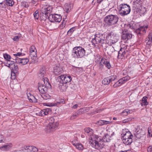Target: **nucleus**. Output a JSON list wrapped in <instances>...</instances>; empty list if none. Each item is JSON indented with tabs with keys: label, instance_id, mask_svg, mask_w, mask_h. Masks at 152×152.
I'll return each instance as SVG.
<instances>
[{
	"label": "nucleus",
	"instance_id": "f257e3e1",
	"mask_svg": "<svg viewBox=\"0 0 152 152\" xmlns=\"http://www.w3.org/2000/svg\"><path fill=\"white\" fill-rule=\"evenodd\" d=\"M52 11L51 7L42 8L41 10L40 15H42L45 18L49 15L48 19L51 22H60L62 19V17L60 15L57 14L50 15Z\"/></svg>",
	"mask_w": 152,
	"mask_h": 152
},
{
	"label": "nucleus",
	"instance_id": "f03ea898",
	"mask_svg": "<svg viewBox=\"0 0 152 152\" xmlns=\"http://www.w3.org/2000/svg\"><path fill=\"white\" fill-rule=\"evenodd\" d=\"M89 143L91 146L97 150L102 148L104 146V142L101 138L97 135H92L91 137Z\"/></svg>",
	"mask_w": 152,
	"mask_h": 152
},
{
	"label": "nucleus",
	"instance_id": "7ed1b4c3",
	"mask_svg": "<svg viewBox=\"0 0 152 152\" xmlns=\"http://www.w3.org/2000/svg\"><path fill=\"white\" fill-rule=\"evenodd\" d=\"M86 51L84 48L80 46L75 47L72 50V55L77 58H83L85 55Z\"/></svg>",
	"mask_w": 152,
	"mask_h": 152
},
{
	"label": "nucleus",
	"instance_id": "20e7f679",
	"mask_svg": "<svg viewBox=\"0 0 152 152\" xmlns=\"http://www.w3.org/2000/svg\"><path fill=\"white\" fill-rule=\"evenodd\" d=\"M119 17L116 15H109L104 18V21L107 25L112 26L118 23Z\"/></svg>",
	"mask_w": 152,
	"mask_h": 152
},
{
	"label": "nucleus",
	"instance_id": "39448f33",
	"mask_svg": "<svg viewBox=\"0 0 152 152\" xmlns=\"http://www.w3.org/2000/svg\"><path fill=\"white\" fill-rule=\"evenodd\" d=\"M118 13L121 16H124L129 14L131 11L130 6L125 4H120L118 7Z\"/></svg>",
	"mask_w": 152,
	"mask_h": 152
},
{
	"label": "nucleus",
	"instance_id": "423d86ee",
	"mask_svg": "<svg viewBox=\"0 0 152 152\" xmlns=\"http://www.w3.org/2000/svg\"><path fill=\"white\" fill-rule=\"evenodd\" d=\"M116 35V34L113 31L107 33L105 39L106 43L111 45L116 43L118 40Z\"/></svg>",
	"mask_w": 152,
	"mask_h": 152
},
{
	"label": "nucleus",
	"instance_id": "0eeeda50",
	"mask_svg": "<svg viewBox=\"0 0 152 152\" xmlns=\"http://www.w3.org/2000/svg\"><path fill=\"white\" fill-rule=\"evenodd\" d=\"M105 35L104 34L96 32L94 38H93L91 41L93 45L98 43L103 44L105 41Z\"/></svg>",
	"mask_w": 152,
	"mask_h": 152
},
{
	"label": "nucleus",
	"instance_id": "6e6552de",
	"mask_svg": "<svg viewBox=\"0 0 152 152\" xmlns=\"http://www.w3.org/2000/svg\"><path fill=\"white\" fill-rule=\"evenodd\" d=\"M49 124L46 128L48 132H53L56 128L58 125V123L57 121H55L53 117H51L48 120Z\"/></svg>",
	"mask_w": 152,
	"mask_h": 152
},
{
	"label": "nucleus",
	"instance_id": "1a4fd4ad",
	"mask_svg": "<svg viewBox=\"0 0 152 152\" xmlns=\"http://www.w3.org/2000/svg\"><path fill=\"white\" fill-rule=\"evenodd\" d=\"M122 139H127L128 140L131 139L133 140V136L128 129L123 130L121 133Z\"/></svg>",
	"mask_w": 152,
	"mask_h": 152
},
{
	"label": "nucleus",
	"instance_id": "9d476101",
	"mask_svg": "<svg viewBox=\"0 0 152 152\" xmlns=\"http://www.w3.org/2000/svg\"><path fill=\"white\" fill-rule=\"evenodd\" d=\"M148 27V26L147 25L145 26H141L139 28L137 29L135 31V32L137 34L138 36L140 38V40H142V38L141 37V36L143 35V33H145L146 31L145 28H147Z\"/></svg>",
	"mask_w": 152,
	"mask_h": 152
},
{
	"label": "nucleus",
	"instance_id": "9b49d317",
	"mask_svg": "<svg viewBox=\"0 0 152 152\" xmlns=\"http://www.w3.org/2000/svg\"><path fill=\"white\" fill-rule=\"evenodd\" d=\"M60 79V81L67 84V83L71 82L72 80V77L70 76L66 75H61L58 77Z\"/></svg>",
	"mask_w": 152,
	"mask_h": 152
},
{
	"label": "nucleus",
	"instance_id": "f8f14e48",
	"mask_svg": "<svg viewBox=\"0 0 152 152\" xmlns=\"http://www.w3.org/2000/svg\"><path fill=\"white\" fill-rule=\"evenodd\" d=\"M114 134V132L109 131L105 134L103 137V138H101L102 140L104 142H108L111 140V137L113 136Z\"/></svg>",
	"mask_w": 152,
	"mask_h": 152
},
{
	"label": "nucleus",
	"instance_id": "ddd939ff",
	"mask_svg": "<svg viewBox=\"0 0 152 152\" xmlns=\"http://www.w3.org/2000/svg\"><path fill=\"white\" fill-rule=\"evenodd\" d=\"M132 37V35L131 34L126 31H123L122 33L121 39L123 40L126 41L130 39Z\"/></svg>",
	"mask_w": 152,
	"mask_h": 152
},
{
	"label": "nucleus",
	"instance_id": "4468645a",
	"mask_svg": "<svg viewBox=\"0 0 152 152\" xmlns=\"http://www.w3.org/2000/svg\"><path fill=\"white\" fill-rule=\"evenodd\" d=\"M143 4V1L142 0H139V1L136 0L134 1L133 2V8L135 10L136 9L142 6Z\"/></svg>",
	"mask_w": 152,
	"mask_h": 152
},
{
	"label": "nucleus",
	"instance_id": "2eb2a0df",
	"mask_svg": "<svg viewBox=\"0 0 152 152\" xmlns=\"http://www.w3.org/2000/svg\"><path fill=\"white\" fill-rule=\"evenodd\" d=\"M53 72L56 75H58L61 74L63 72V69L59 66H56L53 68Z\"/></svg>",
	"mask_w": 152,
	"mask_h": 152
},
{
	"label": "nucleus",
	"instance_id": "dca6fc26",
	"mask_svg": "<svg viewBox=\"0 0 152 152\" xmlns=\"http://www.w3.org/2000/svg\"><path fill=\"white\" fill-rule=\"evenodd\" d=\"M116 53H118V58L123 59L126 56V50L123 48H121L120 50Z\"/></svg>",
	"mask_w": 152,
	"mask_h": 152
},
{
	"label": "nucleus",
	"instance_id": "f3484780",
	"mask_svg": "<svg viewBox=\"0 0 152 152\" xmlns=\"http://www.w3.org/2000/svg\"><path fill=\"white\" fill-rule=\"evenodd\" d=\"M38 89L40 93L42 94L46 93L48 90V88L44 85L42 84H39Z\"/></svg>",
	"mask_w": 152,
	"mask_h": 152
},
{
	"label": "nucleus",
	"instance_id": "a211bd4d",
	"mask_svg": "<svg viewBox=\"0 0 152 152\" xmlns=\"http://www.w3.org/2000/svg\"><path fill=\"white\" fill-rule=\"evenodd\" d=\"M67 87V85L64 83H63V82L61 81H60L59 83L58 84V88L61 91H66Z\"/></svg>",
	"mask_w": 152,
	"mask_h": 152
},
{
	"label": "nucleus",
	"instance_id": "6ab92c4d",
	"mask_svg": "<svg viewBox=\"0 0 152 152\" xmlns=\"http://www.w3.org/2000/svg\"><path fill=\"white\" fill-rule=\"evenodd\" d=\"M101 60V62L107 68L109 69H110L111 66L109 61L106 59H104L103 58Z\"/></svg>",
	"mask_w": 152,
	"mask_h": 152
},
{
	"label": "nucleus",
	"instance_id": "aec40b11",
	"mask_svg": "<svg viewBox=\"0 0 152 152\" xmlns=\"http://www.w3.org/2000/svg\"><path fill=\"white\" fill-rule=\"evenodd\" d=\"M152 42V32L149 33L148 37L145 39V42L147 45H150Z\"/></svg>",
	"mask_w": 152,
	"mask_h": 152
},
{
	"label": "nucleus",
	"instance_id": "412c9836",
	"mask_svg": "<svg viewBox=\"0 0 152 152\" xmlns=\"http://www.w3.org/2000/svg\"><path fill=\"white\" fill-rule=\"evenodd\" d=\"M112 122L110 121L104 120H100L97 121V123L100 126L104 125H107L110 124Z\"/></svg>",
	"mask_w": 152,
	"mask_h": 152
},
{
	"label": "nucleus",
	"instance_id": "4be33fe9",
	"mask_svg": "<svg viewBox=\"0 0 152 152\" xmlns=\"http://www.w3.org/2000/svg\"><path fill=\"white\" fill-rule=\"evenodd\" d=\"M107 51V53L109 55H111L112 53L114 52L116 53V51H115L114 47L110 45V46L107 47L106 49Z\"/></svg>",
	"mask_w": 152,
	"mask_h": 152
},
{
	"label": "nucleus",
	"instance_id": "5701e85b",
	"mask_svg": "<svg viewBox=\"0 0 152 152\" xmlns=\"http://www.w3.org/2000/svg\"><path fill=\"white\" fill-rule=\"evenodd\" d=\"M135 10H136V12L140 13L141 14H143L146 11L145 8L142 6L137 8Z\"/></svg>",
	"mask_w": 152,
	"mask_h": 152
},
{
	"label": "nucleus",
	"instance_id": "b1692460",
	"mask_svg": "<svg viewBox=\"0 0 152 152\" xmlns=\"http://www.w3.org/2000/svg\"><path fill=\"white\" fill-rule=\"evenodd\" d=\"M98 66V69L97 71L98 72H100L102 71L104 68V65L102 62H101V60L97 64Z\"/></svg>",
	"mask_w": 152,
	"mask_h": 152
},
{
	"label": "nucleus",
	"instance_id": "393cba45",
	"mask_svg": "<svg viewBox=\"0 0 152 152\" xmlns=\"http://www.w3.org/2000/svg\"><path fill=\"white\" fill-rule=\"evenodd\" d=\"M84 131L85 133L88 135H91L93 132V130L89 127L85 128Z\"/></svg>",
	"mask_w": 152,
	"mask_h": 152
},
{
	"label": "nucleus",
	"instance_id": "a878e982",
	"mask_svg": "<svg viewBox=\"0 0 152 152\" xmlns=\"http://www.w3.org/2000/svg\"><path fill=\"white\" fill-rule=\"evenodd\" d=\"M45 73V71L44 68H42L40 69L38 76L40 78H42L44 77Z\"/></svg>",
	"mask_w": 152,
	"mask_h": 152
},
{
	"label": "nucleus",
	"instance_id": "bb28decb",
	"mask_svg": "<svg viewBox=\"0 0 152 152\" xmlns=\"http://www.w3.org/2000/svg\"><path fill=\"white\" fill-rule=\"evenodd\" d=\"M31 146H25L23 148L22 150L23 152H32Z\"/></svg>",
	"mask_w": 152,
	"mask_h": 152
},
{
	"label": "nucleus",
	"instance_id": "cd10ccee",
	"mask_svg": "<svg viewBox=\"0 0 152 152\" xmlns=\"http://www.w3.org/2000/svg\"><path fill=\"white\" fill-rule=\"evenodd\" d=\"M65 10L66 12L68 13L72 8V6L70 4H66L65 5Z\"/></svg>",
	"mask_w": 152,
	"mask_h": 152
},
{
	"label": "nucleus",
	"instance_id": "c85d7f7f",
	"mask_svg": "<svg viewBox=\"0 0 152 152\" xmlns=\"http://www.w3.org/2000/svg\"><path fill=\"white\" fill-rule=\"evenodd\" d=\"M9 67L11 69L12 72L18 73V68L17 65L14 64L12 66H10Z\"/></svg>",
	"mask_w": 152,
	"mask_h": 152
},
{
	"label": "nucleus",
	"instance_id": "c756f323",
	"mask_svg": "<svg viewBox=\"0 0 152 152\" xmlns=\"http://www.w3.org/2000/svg\"><path fill=\"white\" fill-rule=\"evenodd\" d=\"M123 139V143L126 145H130L132 142L133 141L132 140H128L127 139Z\"/></svg>",
	"mask_w": 152,
	"mask_h": 152
},
{
	"label": "nucleus",
	"instance_id": "7c9ffc66",
	"mask_svg": "<svg viewBox=\"0 0 152 152\" xmlns=\"http://www.w3.org/2000/svg\"><path fill=\"white\" fill-rule=\"evenodd\" d=\"M4 1L7 6L12 7L14 3L13 0H5Z\"/></svg>",
	"mask_w": 152,
	"mask_h": 152
},
{
	"label": "nucleus",
	"instance_id": "2f4dec72",
	"mask_svg": "<svg viewBox=\"0 0 152 152\" xmlns=\"http://www.w3.org/2000/svg\"><path fill=\"white\" fill-rule=\"evenodd\" d=\"M10 148V146L9 145H6L0 147V149L2 151H7Z\"/></svg>",
	"mask_w": 152,
	"mask_h": 152
},
{
	"label": "nucleus",
	"instance_id": "473e14b6",
	"mask_svg": "<svg viewBox=\"0 0 152 152\" xmlns=\"http://www.w3.org/2000/svg\"><path fill=\"white\" fill-rule=\"evenodd\" d=\"M110 83L108 77L104 78L102 81V83L104 85H108Z\"/></svg>",
	"mask_w": 152,
	"mask_h": 152
},
{
	"label": "nucleus",
	"instance_id": "72a5a7b5",
	"mask_svg": "<svg viewBox=\"0 0 152 152\" xmlns=\"http://www.w3.org/2000/svg\"><path fill=\"white\" fill-rule=\"evenodd\" d=\"M30 56L32 59L34 60V61H35V60L37 58V52L30 53Z\"/></svg>",
	"mask_w": 152,
	"mask_h": 152
},
{
	"label": "nucleus",
	"instance_id": "f704fd0d",
	"mask_svg": "<svg viewBox=\"0 0 152 152\" xmlns=\"http://www.w3.org/2000/svg\"><path fill=\"white\" fill-rule=\"evenodd\" d=\"M42 97L45 99L47 100L50 98V96L48 94L44 93L41 95Z\"/></svg>",
	"mask_w": 152,
	"mask_h": 152
},
{
	"label": "nucleus",
	"instance_id": "c9c22d12",
	"mask_svg": "<svg viewBox=\"0 0 152 152\" xmlns=\"http://www.w3.org/2000/svg\"><path fill=\"white\" fill-rule=\"evenodd\" d=\"M117 76L116 75H111L108 77L110 83L115 81L117 79Z\"/></svg>",
	"mask_w": 152,
	"mask_h": 152
},
{
	"label": "nucleus",
	"instance_id": "e433bc0d",
	"mask_svg": "<svg viewBox=\"0 0 152 152\" xmlns=\"http://www.w3.org/2000/svg\"><path fill=\"white\" fill-rule=\"evenodd\" d=\"M75 147L79 150H81L83 149V145L81 143H77V144H76V145Z\"/></svg>",
	"mask_w": 152,
	"mask_h": 152
},
{
	"label": "nucleus",
	"instance_id": "4c0bfd02",
	"mask_svg": "<svg viewBox=\"0 0 152 152\" xmlns=\"http://www.w3.org/2000/svg\"><path fill=\"white\" fill-rule=\"evenodd\" d=\"M147 96H144L142 99V103L144 104V105H147L148 104V102L147 101Z\"/></svg>",
	"mask_w": 152,
	"mask_h": 152
},
{
	"label": "nucleus",
	"instance_id": "58836bf2",
	"mask_svg": "<svg viewBox=\"0 0 152 152\" xmlns=\"http://www.w3.org/2000/svg\"><path fill=\"white\" fill-rule=\"evenodd\" d=\"M33 15L34 18L38 20L39 16V11L38 10H36Z\"/></svg>",
	"mask_w": 152,
	"mask_h": 152
},
{
	"label": "nucleus",
	"instance_id": "ea45409f",
	"mask_svg": "<svg viewBox=\"0 0 152 152\" xmlns=\"http://www.w3.org/2000/svg\"><path fill=\"white\" fill-rule=\"evenodd\" d=\"M30 53H31L34 52H37V50H36V48L34 46H31L29 49Z\"/></svg>",
	"mask_w": 152,
	"mask_h": 152
},
{
	"label": "nucleus",
	"instance_id": "a19ab883",
	"mask_svg": "<svg viewBox=\"0 0 152 152\" xmlns=\"http://www.w3.org/2000/svg\"><path fill=\"white\" fill-rule=\"evenodd\" d=\"M3 56L5 59L7 61H10V59H11V56L10 55L6 53L4 54Z\"/></svg>",
	"mask_w": 152,
	"mask_h": 152
},
{
	"label": "nucleus",
	"instance_id": "79ce46f5",
	"mask_svg": "<svg viewBox=\"0 0 152 152\" xmlns=\"http://www.w3.org/2000/svg\"><path fill=\"white\" fill-rule=\"evenodd\" d=\"M21 61V64L23 65H25L28 62L29 60L28 58H22Z\"/></svg>",
	"mask_w": 152,
	"mask_h": 152
},
{
	"label": "nucleus",
	"instance_id": "37998d69",
	"mask_svg": "<svg viewBox=\"0 0 152 152\" xmlns=\"http://www.w3.org/2000/svg\"><path fill=\"white\" fill-rule=\"evenodd\" d=\"M122 84H121L120 81V80H119L115 83H114V84L113 85V86L114 88H116L120 86Z\"/></svg>",
	"mask_w": 152,
	"mask_h": 152
},
{
	"label": "nucleus",
	"instance_id": "c03bdc74",
	"mask_svg": "<svg viewBox=\"0 0 152 152\" xmlns=\"http://www.w3.org/2000/svg\"><path fill=\"white\" fill-rule=\"evenodd\" d=\"M18 73L12 71L11 77V79L13 80L15 79L16 77V75Z\"/></svg>",
	"mask_w": 152,
	"mask_h": 152
},
{
	"label": "nucleus",
	"instance_id": "a18cd8bd",
	"mask_svg": "<svg viewBox=\"0 0 152 152\" xmlns=\"http://www.w3.org/2000/svg\"><path fill=\"white\" fill-rule=\"evenodd\" d=\"M75 29V27H73L71 28L68 31L67 34L69 35H71L73 32L74 31Z\"/></svg>",
	"mask_w": 152,
	"mask_h": 152
},
{
	"label": "nucleus",
	"instance_id": "49530a36",
	"mask_svg": "<svg viewBox=\"0 0 152 152\" xmlns=\"http://www.w3.org/2000/svg\"><path fill=\"white\" fill-rule=\"evenodd\" d=\"M22 58H19L18 57H17V58H15L14 59L15 60V63L18 64H21V61H22Z\"/></svg>",
	"mask_w": 152,
	"mask_h": 152
},
{
	"label": "nucleus",
	"instance_id": "de8ad7c7",
	"mask_svg": "<svg viewBox=\"0 0 152 152\" xmlns=\"http://www.w3.org/2000/svg\"><path fill=\"white\" fill-rule=\"evenodd\" d=\"M130 112V110H129L128 109H126L124 110L122 112V114L124 113H126V114H124V115H126L128 114H129Z\"/></svg>",
	"mask_w": 152,
	"mask_h": 152
},
{
	"label": "nucleus",
	"instance_id": "09e8293b",
	"mask_svg": "<svg viewBox=\"0 0 152 152\" xmlns=\"http://www.w3.org/2000/svg\"><path fill=\"white\" fill-rule=\"evenodd\" d=\"M45 112V115H47L49 112H50L51 110L50 108H47L44 109Z\"/></svg>",
	"mask_w": 152,
	"mask_h": 152
},
{
	"label": "nucleus",
	"instance_id": "8fccbe9b",
	"mask_svg": "<svg viewBox=\"0 0 152 152\" xmlns=\"http://www.w3.org/2000/svg\"><path fill=\"white\" fill-rule=\"evenodd\" d=\"M56 102L57 104H64L65 103V101L64 99H61L58 100Z\"/></svg>",
	"mask_w": 152,
	"mask_h": 152
},
{
	"label": "nucleus",
	"instance_id": "3c124183",
	"mask_svg": "<svg viewBox=\"0 0 152 152\" xmlns=\"http://www.w3.org/2000/svg\"><path fill=\"white\" fill-rule=\"evenodd\" d=\"M133 119L132 117H129L128 118H127L126 119H125L123 120V122L124 123H127L130 121H131L132 119Z\"/></svg>",
	"mask_w": 152,
	"mask_h": 152
},
{
	"label": "nucleus",
	"instance_id": "603ef678",
	"mask_svg": "<svg viewBox=\"0 0 152 152\" xmlns=\"http://www.w3.org/2000/svg\"><path fill=\"white\" fill-rule=\"evenodd\" d=\"M0 4L1 5H0V7L2 8H5L6 7L7 5L5 1L0 3Z\"/></svg>",
	"mask_w": 152,
	"mask_h": 152
},
{
	"label": "nucleus",
	"instance_id": "864d4df0",
	"mask_svg": "<svg viewBox=\"0 0 152 152\" xmlns=\"http://www.w3.org/2000/svg\"><path fill=\"white\" fill-rule=\"evenodd\" d=\"M77 112L80 115L85 113L84 108H81L79 110L77 111Z\"/></svg>",
	"mask_w": 152,
	"mask_h": 152
},
{
	"label": "nucleus",
	"instance_id": "5fc2aeb1",
	"mask_svg": "<svg viewBox=\"0 0 152 152\" xmlns=\"http://www.w3.org/2000/svg\"><path fill=\"white\" fill-rule=\"evenodd\" d=\"M32 148V152H37L38 151L37 148L33 146H31Z\"/></svg>",
	"mask_w": 152,
	"mask_h": 152
},
{
	"label": "nucleus",
	"instance_id": "6e6d98bb",
	"mask_svg": "<svg viewBox=\"0 0 152 152\" xmlns=\"http://www.w3.org/2000/svg\"><path fill=\"white\" fill-rule=\"evenodd\" d=\"M152 132L151 128V127H149L148 129V135L149 137H150V134Z\"/></svg>",
	"mask_w": 152,
	"mask_h": 152
},
{
	"label": "nucleus",
	"instance_id": "4d7b16f0",
	"mask_svg": "<svg viewBox=\"0 0 152 152\" xmlns=\"http://www.w3.org/2000/svg\"><path fill=\"white\" fill-rule=\"evenodd\" d=\"M22 54V53L20 52L17 53L16 54H13V55L15 56V58L18 57V56H20Z\"/></svg>",
	"mask_w": 152,
	"mask_h": 152
},
{
	"label": "nucleus",
	"instance_id": "13d9d810",
	"mask_svg": "<svg viewBox=\"0 0 152 152\" xmlns=\"http://www.w3.org/2000/svg\"><path fill=\"white\" fill-rule=\"evenodd\" d=\"M22 6L25 8H27L28 7V4L26 2H23L22 3Z\"/></svg>",
	"mask_w": 152,
	"mask_h": 152
},
{
	"label": "nucleus",
	"instance_id": "bf43d9fd",
	"mask_svg": "<svg viewBox=\"0 0 152 152\" xmlns=\"http://www.w3.org/2000/svg\"><path fill=\"white\" fill-rule=\"evenodd\" d=\"M123 78L124 79V80H125L126 82L128 81L130 78V77L129 76H126L125 77H123Z\"/></svg>",
	"mask_w": 152,
	"mask_h": 152
},
{
	"label": "nucleus",
	"instance_id": "052dcab7",
	"mask_svg": "<svg viewBox=\"0 0 152 152\" xmlns=\"http://www.w3.org/2000/svg\"><path fill=\"white\" fill-rule=\"evenodd\" d=\"M72 143L73 145L75 146L76 145V144H77V140H74L72 141Z\"/></svg>",
	"mask_w": 152,
	"mask_h": 152
},
{
	"label": "nucleus",
	"instance_id": "680f3d73",
	"mask_svg": "<svg viewBox=\"0 0 152 152\" xmlns=\"http://www.w3.org/2000/svg\"><path fill=\"white\" fill-rule=\"evenodd\" d=\"M20 37L18 36H15L13 38V40L14 41H17L18 40Z\"/></svg>",
	"mask_w": 152,
	"mask_h": 152
},
{
	"label": "nucleus",
	"instance_id": "e2e57ef3",
	"mask_svg": "<svg viewBox=\"0 0 152 152\" xmlns=\"http://www.w3.org/2000/svg\"><path fill=\"white\" fill-rule=\"evenodd\" d=\"M119 80L122 84L126 82L125 80H124V79L123 77L119 79Z\"/></svg>",
	"mask_w": 152,
	"mask_h": 152
},
{
	"label": "nucleus",
	"instance_id": "0e129e2a",
	"mask_svg": "<svg viewBox=\"0 0 152 152\" xmlns=\"http://www.w3.org/2000/svg\"><path fill=\"white\" fill-rule=\"evenodd\" d=\"M29 100H30L33 101L32 102H34V103H36L37 102V99L35 98L34 96H33V100L31 99H29Z\"/></svg>",
	"mask_w": 152,
	"mask_h": 152
},
{
	"label": "nucleus",
	"instance_id": "69168bd1",
	"mask_svg": "<svg viewBox=\"0 0 152 152\" xmlns=\"http://www.w3.org/2000/svg\"><path fill=\"white\" fill-rule=\"evenodd\" d=\"M39 115H41L42 116H44L45 115V112L44 111V110H41V111L39 112Z\"/></svg>",
	"mask_w": 152,
	"mask_h": 152
},
{
	"label": "nucleus",
	"instance_id": "338daca9",
	"mask_svg": "<svg viewBox=\"0 0 152 152\" xmlns=\"http://www.w3.org/2000/svg\"><path fill=\"white\" fill-rule=\"evenodd\" d=\"M14 63H15V61H11L10 62V63L8 64L9 66H13V65L15 64H14Z\"/></svg>",
	"mask_w": 152,
	"mask_h": 152
},
{
	"label": "nucleus",
	"instance_id": "774afa93",
	"mask_svg": "<svg viewBox=\"0 0 152 152\" xmlns=\"http://www.w3.org/2000/svg\"><path fill=\"white\" fill-rule=\"evenodd\" d=\"M147 150L148 152H152V146H149Z\"/></svg>",
	"mask_w": 152,
	"mask_h": 152
}]
</instances>
